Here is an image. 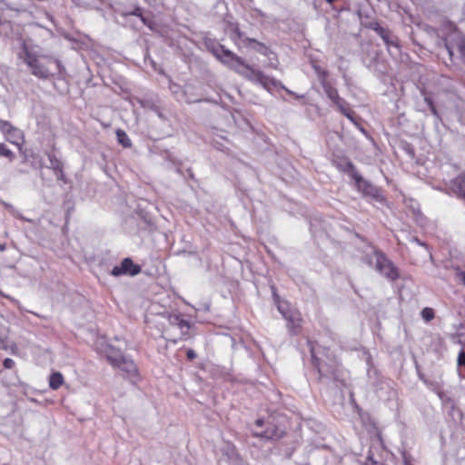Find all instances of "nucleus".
I'll use <instances>...</instances> for the list:
<instances>
[{
    "label": "nucleus",
    "mask_w": 465,
    "mask_h": 465,
    "mask_svg": "<svg viewBox=\"0 0 465 465\" xmlns=\"http://www.w3.org/2000/svg\"><path fill=\"white\" fill-rule=\"evenodd\" d=\"M225 455H227L229 460H237L239 458V454L236 450L234 445L231 443H226L225 448L223 450Z\"/></svg>",
    "instance_id": "22"
},
{
    "label": "nucleus",
    "mask_w": 465,
    "mask_h": 465,
    "mask_svg": "<svg viewBox=\"0 0 465 465\" xmlns=\"http://www.w3.org/2000/svg\"><path fill=\"white\" fill-rule=\"evenodd\" d=\"M226 31L230 32V37L234 42H236L237 39L242 38V33H241L240 29L238 28V25L233 23H228Z\"/></svg>",
    "instance_id": "21"
},
{
    "label": "nucleus",
    "mask_w": 465,
    "mask_h": 465,
    "mask_svg": "<svg viewBox=\"0 0 465 465\" xmlns=\"http://www.w3.org/2000/svg\"><path fill=\"white\" fill-rule=\"evenodd\" d=\"M446 48L448 50L449 54L451 56L452 55V50L448 45H446Z\"/></svg>",
    "instance_id": "37"
},
{
    "label": "nucleus",
    "mask_w": 465,
    "mask_h": 465,
    "mask_svg": "<svg viewBox=\"0 0 465 465\" xmlns=\"http://www.w3.org/2000/svg\"><path fill=\"white\" fill-rule=\"evenodd\" d=\"M3 365L6 369H12L15 366V361L12 359L6 358L4 360Z\"/></svg>",
    "instance_id": "31"
},
{
    "label": "nucleus",
    "mask_w": 465,
    "mask_h": 465,
    "mask_svg": "<svg viewBox=\"0 0 465 465\" xmlns=\"http://www.w3.org/2000/svg\"><path fill=\"white\" fill-rule=\"evenodd\" d=\"M458 364L465 367V351H461L458 356Z\"/></svg>",
    "instance_id": "32"
},
{
    "label": "nucleus",
    "mask_w": 465,
    "mask_h": 465,
    "mask_svg": "<svg viewBox=\"0 0 465 465\" xmlns=\"http://www.w3.org/2000/svg\"><path fill=\"white\" fill-rule=\"evenodd\" d=\"M265 421L263 419H258L255 421V425L257 428H262L264 425Z\"/></svg>",
    "instance_id": "34"
},
{
    "label": "nucleus",
    "mask_w": 465,
    "mask_h": 465,
    "mask_svg": "<svg viewBox=\"0 0 465 465\" xmlns=\"http://www.w3.org/2000/svg\"><path fill=\"white\" fill-rule=\"evenodd\" d=\"M253 435L269 440L281 438L282 431L274 425H268L264 430H254Z\"/></svg>",
    "instance_id": "12"
},
{
    "label": "nucleus",
    "mask_w": 465,
    "mask_h": 465,
    "mask_svg": "<svg viewBox=\"0 0 465 465\" xmlns=\"http://www.w3.org/2000/svg\"><path fill=\"white\" fill-rule=\"evenodd\" d=\"M277 307L282 317L287 322L290 333L298 334L302 328V318L299 312L292 310L290 304L284 301L277 302Z\"/></svg>",
    "instance_id": "3"
},
{
    "label": "nucleus",
    "mask_w": 465,
    "mask_h": 465,
    "mask_svg": "<svg viewBox=\"0 0 465 465\" xmlns=\"http://www.w3.org/2000/svg\"><path fill=\"white\" fill-rule=\"evenodd\" d=\"M458 49L459 52L462 57V59L465 61V38H460L458 43Z\"/></svg>",
    "instance_id": "27"
},
{
    "label": "nucleus",
    "mask_w": 465,
    "mask_h": 465,
    "mask_svg": "<svg viewBox=\"0 0 465 465\" xmlns=\"http://www.w3.org/2000/svg\"><path fill=\"white\" fill-rule=\"evenodd\" d=\"M170 322L173 325H177L183 333H185L190 329L189 322L184 320L181 315L175 314L170 317Z\"/></svg>",
    "instance_id": "16"
},
{
    "label": "nucleus",
    "mask_w": 465,
    "mask_h": 465,
    "mask_svg": "<svg viewBox=\"0 0 465 465\" xmlns=\"http://www.w3.org/2000/svg\"><path fill=\"white\" fill-rule=\"evenodd\" d=\"M421 317L424 321L430 322L434 318V311L431 308L426 307L421 311Z\"/></svg>",
    "instance_id": "26"
},
{
    "label": "nucleus",
    "mask_w": 465,
    "mask_h": 465,
    "mask_svg": "<svg viewBox=\"0 0 465 465\" xmlns=\"http://www.w3.org/2000/svg\"><path fill=\"white\" fill-rule=\"evenodd\" d=\"M247 40L253 50L260 53L261 54L268 56L269 59L272 60L271 55H274V54L266 45H264L262 43H259L255 39L248 38Z\"/></svg>",
    "instance_id": "15"
},
{
    "label": "nucleus",
    "mask_w": 465,
    "mask_h": 465,
    "mask_svg": "<svg viewBox=\"0 0 465 465\" xmlns=\"http://www.w3.org/2000/svg\"><path fill=\"white\" fill-rule=\"evenodd\" d=\"M420 94L423 96L424 102L428 105L430 113L437 118H439L440 117L439 113L436 109V106L433 103V100H432V97L430 96V94L429 93H427L424 89L420 90Z\"/></svg>",
    "instance_id": "19"
},
{
    "label": "nucleus",
    "mask_w": 465,
    "mask_h": 465,
    "mask_svg": "<svg viewBox=\"0 0 465 465\" xmlns=\"http://www.w3.org/2000/svg\"><path fill=\"white\" fill-rule=\"evenodd\" d=\"M334 104L338 107L342 114L351 109L349 103L341 97H340L334 103Z\"/></svg>",
    "instance_id": "24"
},
{
    "label": "nucleus",
    "mask_w": 465,
    "mask_h": 465,
    "mask_svg": "<svg viewBox=\"0 0 465 465\" xmlns=\"http://www.w3.org/2000/svg\"><path fill=\"white\" fill-rule=\"evenodd\" d=\"M1 204L2 205H5V206H8L6 203H5L4 202H1Z\"/></svg>",
    "instance_id": "39"
},
{
    "label": "nucleus",
    "mask_w": 465,
    "mask_h": 465,
    "mask_svg": "<svg viewBox=\"0 0 465 465\" xmlns=\"http://www.w3.org/2000/svg\"><path fill=\"white\" fill-rule=\"evenodd\" d=\"M104 355L107 361L114 367L124 357L120 350H117L112 345H107L104 350Z\"/></svg>",
    "instance_id": "13"
},
{
    "label": "nucleus",
    "mask_w": 465,
    "mask_h": 465,
    "mask_svg": "<svg viewBox=\"0 0 465 465\" xmlns=\"http://www.w3.org/2000/svg\"><path fill=\"white\" fill-rule=\"evenodd\" d=\"M186 356L189 360H193L196 358V353L193 350L188 349L186 351Z\"/></svg>",
    "instance_id": "33"
},
{
    "label": "nucleus",
    "mask_w": 465,
    "mask_h": 465,
    "mask_svg": "<svg viewBox=\"0 0 465 465\" xmlns=\"http://www.w3.org/2000/svg\"><path fill=\"white\" fill-rule=\"evenodd\" d=\"M343 115L346 116L351 123L357 124L355 114L351 109L344 113Z\"/></svg>",
    "instance_id": "28"
},
{
    "label": "nucleus",
    "mask_w": 465,
    "mask_h": 465,
    "mask_svg": "<svg viewBox=\"0 0 465 465\" xmlns=\"http://www.w3.org/2000/svg\"><path fill=\"white\" fill-rule=\"evenodd\" d=\"M207 49L224 65L233 70L243 78L261 84L264 89L271 91L272 88H281L287 93L293 94L292 91L287 89L280 81L265 75L262 71L253 68L245 63V61L225 48L223 45L215 40L208 39L205 41Z\"/></svg>",
    "instance_id": "1"
},
{
    "label": "nucleus",
    "mask_w": 465,
    "mask_h": 465,
    "mask_svg": "<svg viewBox=\"0 0 465 465\" xmlns=\"http://www.w3.org/2000/svg\"><path fill=\"white\" fill-rule=\"evenodd\" d=\"M375 269L383 276L391 281L399 277L397 268L393 263L381 252L374 251Z\"/></svg>",
    "instance_id": "4"
},
{
    "label": "nucleus",
    "mask_w": 465,
    "mask_h": 465,
    "mask_svg": "<svg viewBox=\"0 0 465 465\" xmlns=\"http://www.w3.org/2000/svg\"><path fill=\"white\" fill-rule=\"evenodd\" d=\"M115 134L118 143L124 148H130L132 146V141L124 130L117 129Z\"/></svg>",
    "instance_id": "20"
},
{
    "label": "nucleus",
    "mask_w": 465,
    "mask_h": 465,
    "mask_svg": "<svg viewBox=\"0 0 465 465\" xmlns=\"http://www.w3.org/2000/svg\"><path fill=\"white\" fill-rule=\"evenodd\" d=\"M48 159L50 162V167L56 173L58 178L62 179L64 176L62 163L55 157L54 153H49Z\"/></svg>",
    "instance_id": "17"
},
{
    "label": "nucleus",
    "mask_w": 465,
    "mask_h": 465,
    "mask_svg": "<svg viewBox=\"0 0 465 465\" xmlns=\"http://www.w3.org/2000/svg\"><path fill=\"white\" fill-rule=\"evenodd\" d=\"M352 179L355 182V185L359 191H361L363 194L370 195V196H376L378 190L377 188L372 185L370 182L363 179L361 175L357 173L354 174Z\"/></svg>",
    "instance_id": "9"
},
{
    "label": "nucleus",
    "mask_w": 465,
    "mask_h": 465,
    "mask_svg": "<svg viewBox=\"0 0 465 465\" xmlns=\"http://www.w3.org/2000/svg\"><path fill=\"white\" fill-rule=\"evenodd\" d=\"M449 188L457 197L465 200V175H459L452 179Z\"/></svg>",
    "instance_id": "11"
},
{
    "label": "nucleus",
    "mask_w": 465,
    "mask_h": 465,
    "mask_svg": "<svg viewBox=\"0 0 465 465\" xmlns=\"http://www.w3.org/2000/svg\"><path fill=\"white\" fill-rule=\"evenodd\" d=\"M20 56L30 68L32 74L40 79L49 78L55 71L62 73L61 62L52 56L40 54L37 46L33 47L24 44Z\"/></svg>",
    "instance_id": "2"
},
{
    "label": "nucleus",
    "mask_w": 465,
    "mask_h": 465,
    "mask_svg": "<svg viewBox=\"0 0 465 465\" xmlns=\"http://www.w3.org/2000/svg\"><path fill=\"white\" fill-rule=\"evenodd\" d=\"M332 164L339 171L348 173L351 178L358 173L354 164L346 157H337L333 159Z\"/></svg>",
    "instance_id": "10"
},
{
    "label": "nucleus",
    "mask_w": 465,
    "mask_h": 465,
    "mask_svg": "<svg viewBox=\"0 0 465 465\" xmlns=\"http://www.w3.org/2000/svg\"><path fill=\"white\" fill-rule=\"evenodd\" d=\"M373 29L387 45L389 53L391 54H397L400 52L398 38L393 36L388 29H385L379 25H377Z\"/></svg>",
    "instance_id": "6"
},
{
    "label": "nucleus",
    "mask_w": 465,
    "mask_h": 465,
    "mask_svg": "<svg viewBox=\"0 0 465 465\" xmlns=\"http://www.w3.org/2000/svg\"><path fill=\"white\" fill-rule=\"evenodd\" d=\"M315 70L317 71V73L321 78V83H322V88H323L326 95L334 104L340 98L337 89L335 87H333L331 85V84L326 80V76H327L326 71L321 70L318 67H316Z\"/></svg>",
    "instance_id": "8"
},
{
    "label": "nucleus",
    "mask_w": 465,
    "mask_h": 465,
    "mask_svg": "<svg viewBox=\"0 0 465 465\" xmlns=\"http://www.w3.org/2000/svg\"><path fill=\"white\" fill-rule=\"evenodd\" d=\"M125 15H134V16H137L141 19V21L144 24V25H148V21L147 19L143 15V12H142V9L140 7H135L133 11L129 12V13H126Z\"/></svg>",
    "instance_id": "25"
},
{
    "label": "nucleus",
    "mask_w": 465,
    "mask_h": 465,
    "mask_svg": "<svg viewBox=\"0 0 465 465\" xmlns=\"http://www.w3.org/2000/svg\"><path fill=\"white\" fill-rule=\"evenodd\" d=\"M140 103V105L143 107V108H145V109H154V105L149 102L148 100H140L139 101Z\"/></svg>",
    "instance_id": "29"
},
{
    "label": "nucleus",
    "mask_w": 465,
    "mask_h": 465,
    "mask_svg": "<svg viewBox=\"0 0 465 465\" xmlns=\"http://www.w3.org/2000/svg\"><path fill=\"white\" fill-rule=\"evenodd\" d=\"M114 367L119 368L130 377H134L137 374V367L134 361L125 356L122 359L119 364H116Z\"/></svg>",
    "instance_id": "14"
},
{
    "label": "nucleus",
    "mask_w": 465,
    "mask_h": 465,
    "mask_svg": "<svg viewBox=\"0 0 465 465\" xmlns=\"http://www.w3.org/2000/svg\"><path fill=\"white\" fill-rule=\"evenodd\" d=\"M311 353H312V364H313L314 368L317 369L321 377L323 376L324 374H323L322 367L320 363L319 359L315 355L314 347L312 345H311Z\"/></svg>",
    "instance_id": "23"
},
{
    "label": "nucleus",
    "mask_w": 465,
    "mask_h": 465,
    "mask_svg": "<svg viewBox=\"0 0 465 465\" xmlns=\"http://www.w3.org/2000/svg\"><path fill=\"white\" fill-rule=\"evenodd\" d=\"M411 241H412V242H416V243H417V244H419V245H421V246L425 245V244H424L423 242H420L417 237L412 236V237H411Z\"/></svg>",
    "instance_id": "36"
},
{
    "label": "nucleus",
    "mask_w": 465,
    "mask_h": 465,
    "mask_svg": "<svg viewBox=\"0 0 465 465\" xmlns=\"http://www.w3.org/2000/svg\"><path fill=\"white\" fill-rule=\"evenodd\" d=\"M2 133L5 134V139L16 147L17 151L21 150L24 137L19 129L14 128L9 123L2 121Z\"/></svg>",
    "instance_id": "7"
},
{
    "label": "nucleus",
    "mask_w": 465,
    "mask_h": 465,
    "mask_svg": "<svg viewBox=\"0 0 465 465\" xmlns=\"http://www.w3.org/2000/svg\"><path fill=\"white\" fill-rule=\"evenodd\" d=\"M2 156L9 158V160L13 157V152L7 149L4 144H2Z\"/></svg>",
    "instance_id": "30"
},
{
    "label": "nucleus",
    "mask_w": 465,
    "mask_h": 465,
    "mask_svg": "<svg viewBox=\"0 0 465 465\" xmlns=\"http://www.w3.org/2000/svg\"><path fill=\"white\" fill-rule=\"evenodd\" d=\"M460 281L462 282V283L464 284L465 286V271H461L458 273Z\"/></svg>",
    "instance_id": "35"
},
{
    "label": "nucleus",
    "mask_w": 465,
    "mask_h": 465,
    "mask_svg": "<svg viewBox=\"0 0 465 465\" xmlns=\"http://www.w3.org/2000/svg\"><path fill=\"white\" fill-rule=\"evenodd\" d=\"M140 272L141 267L139 265L134 264L132 259L124 258L120 265H116L112 269L111 274L115 277L121 275L135 276L139 274Z\"/></svg>",
    "instance_id": "5"
},
{
    "label": "nucleus",
    "mask_w": 465,
    "mask_h": 465,
    "mask_svg": "<svg viewBox=\"0 0 465 465\" xmlns=\"http://www.w3.org/2000/svg\"><path fill=\"white\" fill-rule=\"evenodd\" d=\"M64 383V376L61 372L55 371L50 375L49 387L52 390L59 389Z\"/></svg>",
    "instance_id": "18"
},
{
    "label": "nucleus",
    "mask_w": 465,
    "mask_h": 465,
    "mask_svg": "<svg viewBox=\"0 0 465 465\" xmlns=\"http://www.w3.org/2000/svg\"><path fill=\"white\" fill-rule=\"evenodd\" d=\"M270 66H271L272 68H276V67H277V63H272V62H271Z\"/></svg>",
    "instance_id": "38"
}]
</instances>
